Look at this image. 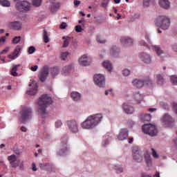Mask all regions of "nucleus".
<instances>
[{"label":"nucleus","mask_w":177,"mask_h":177,"mask_svg":"<svg viewBox=\"0 0 177 177\" xmlns=\"http://www.w3.org/2000/svg\"><path fill=\"white\" fill-rule=\"evenodd\" d=\"M37 104L39 105L38 113L39 115L45 118L48 115V112L46 111L48 106L52 104V97L48 94H44L39 98Z\"/></svg>","instance_id":"1"},{"label":"nucleus","mask_w":177,"mask_h":177,"mask_svg":"<svg viewBox=\"0 0 177 177\" xmlns=\"http://www.w3.org/2000/svg\"><path fill=\"white\" fill-rule=\"evenodd\" d=\"M102 118L103 115L100 113L90 115L82 123V128L83 129H92L102 121Z\"/></svg>","instance_id":"2"},{"label":"nucleus","mask_w":177,"mask_h":177,"mask_svg":"<svg viewBox=\"0 0 177 177\" xmlns=\"http://www.w3.org/2000/svg\"><path fill=\"white\" fill-rule=\"evenodd\" d=\"M145 39H147V41L148 42V44L145 42V41H140V45L141 46H146L147 48H149V46H152L155 52L156 53L157 55L160 56V59L162 61L165 60V59H167V53H163L160 46H153L151 44V41L150 40V38L149 37V34L147 32L145 33Z\"/></svg>","instance_id":"3"},{"label":"nucleus","mask_w":177,"mask_h":177,"mask_svg":"<svg viewBox=\"0 0 177 177\" xmlns=\"http://www.w3.org/2000/svg\"><path fill=\"white\" fill-rule=\"evenodd\" d=\"M156 26L160 27L162 30H168L171 26V20L166 16H159L156 19Z\"/></svg>","instance_id":"4"},{"label":"nucleus","mask_w":177,"mask_h":177,"mask_svg":"<svg viewBox=\"0 0 177 177\" xmlns=\"http://www.w3.org/2000/svg\"><path fill=\"white\" fill-rule=\"evenodd\" d=\"M20 120L23 124H26L28 120H31L32 110L30 107L25 106L20 111Z\"/></svg>","instance_id":"5"},{"label":"nucleus","mask_w":177,"mask_h":177,"mask_svg":"<svg viewBox=\"0 0 177 177\" xmlns=\"http://www.w3.org/2000/svg\"><path fill=\"white\" fill-rule=\"evenodd\" d=\"M142 131L149 136H156L158 133L157 127L151 124H147L142 126Z\"/></svg>","instance_id":"6"},{"label":"nucleus","mask_w":177,"mask_h":177,"mask_svg":"<svg viewBox=\"0 0 177 177\" xmlns=\"http://www.w3.org/2000/svg\"><path fill=\"white\" fill-rule=\"evenodd\" d=\"M132 156L133 160H134L136 162H142V161H143V155L142 154V151H140L139 147H133Z\"/></svg>","instance_id":"7"},{"label":"nucleus","mask_w":177,"mask_h":177,"mask_svg":"<svg viewBox=\"0 0 177 177\" xmlns=\"http://www.w3.org/2000/svg\"><path fill=\"white\" fill-rule=\"evenodd\" d=\"M16 8L19 12H28L30 10V3L27 1H24L22 2H17L16 4Z\"/></svg>","instance_id":"8"},{"label":"nucleus","mask_w":177,"mask_h":177,"mask_svg":"<svg viewBox=\"0 0 177 177\" xmlns=\"http://www.w3.org/2000/svg\"><path fill=\"white\" fill-rule=\"evenodd\" d=\"M94 82L95 85H97L100 88H103L106 85V79L102 74L94 75Z\"/></svg>","instance_id":"9"},{"label":"nucleus","mask_w":177,"mask_h":177,"mask_svg":"<svg viewBox=\"0 0 177 177\" xmlns=\"http://www.w3.org/2000/svg\"><path fill=\"white\" fill-rule=\"evenodd\" d=\"M49 75V66H44L39 73V79L41 82H44Z\"/></svg>","instance_id":"10"},{"label":"nucleus","mask_w":177,"mask_h":177,"mask_svg":"<svg viewBox=\"0 0 177 177\" xmlns=\"http://www.w3.org/2000/svg\"><path fill=\"white\" fill-rule=\"evenodd\" d=\"M66 125L72 133H77V132H78V123H77V121L74 120H68Z\"/></svg>","instance_id":"11"},{"label":"nucleus","mask_w":177,"mask_h":177,"mask_svg":"<svg viewBox=\"0 0 177 177\" xmlns=\"http://www.w3.org/2000/svg\"><path fill=\"white\" fill-rule=\"evenodd\" d=\"M146 84L147 85H151V80L149 77L146 80H140L136 79L133 81V85L136 88H142V86Z\"/></svg>","instance_id":"12"},{"label":"nucleus","mask_w":177,"mask_h":177,"mask_svg":"<svg viewBox=\"0 0 177 177\" xmlns=\"http://www.w3.org/2000/svg\"><path fill=\"white\" fill-rule=\"evenodd\" d=\"M60 150L57 152V154L59 156H63L66 151V150H68L67 148V137L65 136L61 139V143H60Z\"/></svg>","instance_id":"13"},{"label":"nucleus","mask_w":177,"mask_h":177,"mask_svg":"<svg viewBox=\"0 0 177 177\" xmlns=\"http://www.w3.org/2000/svg\"><path fill=\"white\" fill-rule=\"evenodd\" d=\"M8 161L12 168H17L19 164H20V160H17V156L16 155H11L8 157Z\"/></svg>","instance_id":"14"},{"label":"nucleus","mask_w":177,"mask_h":177,"mask_svg":"<svg viewBox=\"0 0 177 177\" xmlns=\"http://www.w3.org/2000/svg\"><path fill=\"white\" fill-rule=\"evenodd\" d=\"M174 122L175 120H174V118H172V117L167 113H165L162 118V122L164 124V125H169V124Z\"/></svg>","instance_id":"15"},{"label":"nucleus","mask_w":177,"mask_h":177,"mask_svg":"<svg viewBox=\"0 0 177 177\" xmlns=\"http://www.w3.org/2000/svg\"><path fill=\"white\" fill-rule=\"evenodd\" d=\"M140 59L146 64H149V63H151V57H150V55L146 53H142L140 55Z\"/></svg>","instance_id":"16"},{"label":"nucleus","mask_w":177,"mask_h":177,"mask_svg":"<svg viewBox=\"0 0 177 177\" xmlns=\"http://www.w3.org/2000/svg\"><path fill=\"white\" fill-rule=\"evenodd\" d=\"M29 86H33V88L27 91L28 95H30L31 96L37 95L38 92V84L37 83L29 84Z\"/></svg>","instance_id":"17"},{"label":"nucleus","mask_w":177,"mask_h":177,"mask_svg":"<svg viewBox=\"0 0 177 177\" xmlns=\"http://www.w3.org/2000/svg\"><path fill=\"white\" fill-rule=\"evenodd\" d=\"M21 51V46H17L14 52L12 54H10L8 55V58L11 59L12 60H15V59H17V57L19 56V53Z\"/></svg>","instance_id":"18"},{"label":"nucleus","mask_w":177,"mask_h":177,"mask_svg":"<svg viewBox=\"0 0 177 177\" xmlns=\"http://www.w3.org/2000/svg\"><path fill=\"white\" fill-rule=\"evenodd\" d=\"M21 51V46H17L14 52L12 54H10L8 55V58L11 59L12 60H15V59H17V57L19 56V53Z\"/></svg>","instance_id":"19"},{"label":"nucleus","mask_w":177,"mask_h":177,"mask_svg":"<svg viewBox=\"0 0 177 177\" xmlns=\"http://www.w3.org/2000/svg\"><path fill=\"white\" fill-rule=\"evenodd\" d=\"M21 51V46H17L14 52L12 54H10L8 55V58L11 59L12 60H15V59H17V57L19 56V53Z\"/></svg>","instance_id":"20"},{"label":"nucleus","mask_w":177,"mask_h":177,"mask_svg":"<svg viewBox=\"0 0 177 177\" xmlns=\"http://www.w3.org/2000/svg\"><path fill=\"white\" fill-rule=\"evenodd\" d=\"M128 138V129H121L118 136V139L119 140H125Z\"/></svg>","instance_id":"21"},{"label":"nucleus","mask_w":177,"mask_h":177,"mask_svg":"<svg viewBox=\"0 0 177 177\" xmlns=\"http://www.w3.org/2000/svg\"><path fill=\"white\" fill-rule=\"evenodd\" d=\"M8 26L12 30H21V24L19 21L10 22Z\"/></svg>","instance_id":"22"},{"label":"nucleus","mask_w":177,"mask_h":177,"mask_svg":"<svg viewBox=\"0 0 177 177\" xmlns=\"http://www.w3.org/2000/svg\"><path fill=\"white\" fill-rule=\"evenodd\" d=\"M123 110L124 113H126V114H133V112L135 111V109H133V107L130 106L127 103H124L123 104Z\"/></svg>","instance_id":"23"},{"label":"nucleus","mask_w":177,"mask_h":177,"mask_svg":"<svg viewBox=\"0 0 177 177\" xmlns=\"http://www.w3.org/2000/svg\"><path fill=\"white\" fill-rule=\"evenodd\" d=\"M55 0H49L50 2H51V7L50 10L53 13H55V12H57L60 8V3H55L53 2Z\"/></svg>","instance_id":"24"},{"label":"nucleus","mask_w":177,"mask_h":177,"mask_svg":"<svg viewBox=\"0 0 177 177\" xmlns=\"http://www.w3.org/2000/svg\"><path fill=\"white\" fill-rule=\"evenodd\" d=\"M120 42L121 44H123V45H132V44H133V39L129 37H121Z\"/></svg>","instance_id":"25"},{"label":"nucleus","mask_w":177,"mask_h":177,"mask_svg":"<svg viewBox=\"0 0 177 177\" xmlns=\"http://www.w3.org/2000/svg\"><path fill=\"white\" fill-rule=\"evenodd\" d=\"M79 63L80 66H89V62H88V56L86 55L82 56L79 59Z\"/></svg>","instance_id":"26"},{"label":"nucleus","mask_w":177,"mask_h":177,"mask_svg":"<svg viewBox=\"0 0 177 177\" xmlns=\"http://www.w3.org/2000/svg\"><path fill=\"white\" fill-rule=\"evenodd\" d=\"M159 5L161 8H163V9H169L171 3H169L168 0H160Z\"/></svg>","instance_id":"27"},{"label":"nucleus","mask_w":177,"mask_h":177,"mask_svg":"<svg viewBox=\"0 0 177 177\" xmlns=\"http://www.w3.org/2000/svg\"><path fill=\"white\" fill-rule=\"evenodd\" d=\"M102 66H103V67H104V68L108 70V71H109V73H111V70H113V65L111 64V62H109V61H104L102 63Z\"/></svg>","instance_id":"28"},{"label":"nucleus","mask_w":177,"mask_h":177,"mask_svg":"<svg viewBox=\"0 0 177 177\" xmlns=\"http://www.w3.org/2000/svg\"><path fill=\"white\" fill-rule=\"evenodd\" d=\"M71 96L75 102H77V100H81V94L77 91L72 92Z\"/></svg>","instance_id":"29"},{"label":"nucleus","mask_w":177,"mask_h":177,"mask_svg":"<svg viewBox=\"0 0 177 177\" xmlns=\"http://www.w3.org/2000/svg\"><path fill=\"white\" fill-rule=\"evenodd\" d=\"M140 119L142 121L144 122L151 121V115L149 113H145V114H141L140 115Z\"/></svg>","instance_id":"30"},{"label":"nucleus","mask_w":177,"mask_h":177,"mask_svg":"<svg viewBox=\"0 0 177 177\" xmlns=\"http://www.w3.org/2000/svg\"><path fill=\"white\" fill-rule=\"evenodd\" d=\"M62 39H64L62 48H67L70 44V41H71V37L64 36L62 37Z\"/></svg>","instance_id":"31"},{"label":"nucleus","mask_w":177,"mask_h":177,"mask_svg":"<svg viewBox=\"0 0 177 177\" xmlns=\"http://www.w3.org/2000/svg\"><path fill=\"white\" fill-rule=\"evenodd\" d=\"M18 67H21V64H17V65H13L12 68L11 69V75H13V77H17V68Z\"/></svg>","instance_id":"32"},{"label":"nucleus","mask_w":177,"mask_h":177,"mask_svg":"<svg viewBox=\"0 0 177 177\" xmlns=\"http://www.w3.org/2000/svg\"><path fill=\"white\" fill-rule=\"evenodd\" d=\"M145 160L147 167H149V165L151 164V156H150V153H149V152L145 153Z\"/></svg>","instance_id":"33"},{"label":"nucleus","mask_w":177,"mask_h":177,"mask_svg":"<svg viewBox=\"0 0 177 177\" xmlns=\"http://www.w3.org/2000/svg\"><path fill=\"white\" fill-rule=\"evenodd\" d=\"M110 52L112 56L117 57V56H118V53H120V49H118L116 46H114L111 49Z\"/></svg>","instance_id":"34"},{"label":"nucleus","mask_w":177,"mask_h":177,"mask_svg":"<svg viewBox=\"0 0 177 177\" xmlns=\"http://www.w3.org/2000/svg\"><path fill=\"white\" fill-rule=\"evenodd\" d=\"M39 167L41 168V169H46L47 171H49V169H50V168H52V165L49 164V163H41L39 164Z\"/></svg>","instance_id":"35"},{"label":"nucleus","mask_w":177,"mask_h":177,"mask_svg":"<svg viewBox=\"0 0 177 177\" xmlns=\"http://www.w3.org/2000/svg\"><path fill=\"white\" fill-rule=\"evenodd\" d=\"M133 96L134 99L136 100V102H138V103H140V100H143V95L139 93V92L136 93Z\"/></svg>","instance_id":"36"},{"label":"nucleus","mask_w":177,"mask_h":177,"mask_svg":"<svg viewBox=\"0 0 177 177\" xmlns=\"http://www.w3.org/2000/svg\"><path fill=\"white\" fill-rule=\"evenodd\" d=\"M43 39L45 44H48V42H49V36L48 35V32L46 31V30H44Z\"/></svg>","instance_id":"37"},{"label":"nucleus","mask_w":177,"mask_h":177,"mask_svg":"<svg viewBox=\"0 0 177 177\" xmlns=\"http://www.w3.org/2000/svg\"><path fill=\"white\" fill-rule=\"evenodd\" d=\"M156 78H157V82L159 85H162L165 82V80H164V77H162L161 75H157Z\"/></svg>","instance_id":"38"},{"label":"nucleus","mask_w":177,"mask_h":177,"mask_svg":"<svg viewBox=\"0 0 177 177\" xmlns=\"http://www.w3.org/2000/svg\"><path fill=\"white\" fill-rule=\"evenodd\" d=\"M0 5L9 8V6H10V1L8 0H0Z\"/></svg>","instance_id":"39"},{"label":"nucleus","mask_w":177,"mask_h":177,"mask_svg":"<svg viewBox=\"0 0 177 177\" xmlns=\"http://www.w3.org/2000/svg\"><path fill=\"white\" fill-rule=\"evenodd\" d=\"M51 74L53 77H56L57 74H59V68H51Z\"/></svg>","instance_id":"40"},{"label":"nucleus","mask_w":177,"mask_h":177,"mask_svg":"<svg viewBox=\"0 0 177 177\" xmlns=\"http://www.w3.org/2000/svg\"><path fill=\"white\" fill-rule=\"evenodd\" d=\"M42 3V0H32V6H41V4Z\"/></svg>","instance_id":"41"},{"label":"nucleus","mask_w":177,"mask_h":177,"mask_svg":"<svg viewBox=\"0 0 177 177\" xmlns=\"http://www.w3.org/2000/svg\"><path fill=\"white\" fill-rule=\"evenodd\" d=\"M170 80H171V84H173V85H177L176 75H171L170 77Z\"/></svg>","instance_id":"42"},{"label":"nucleus","mask_w":177,"mask_h":177,"mask_svg":"<svg viewBox=\"0 0 177 177\" xmlns=\"http://www.w3.org/2000/svg\"><path fill=\"white\" fill-rule=\"evenodd\" d=\"M71 70V66H64L62 68V74L63 75H64V74H66V73H68L69 71Z\"/></svg>","instance_id":"43"},{"label":"nucleus","mask_w":177,"mask_h":177,"mask_svg":"<svg viewBox=\"0 0 177 177\" xmlns=\"http://www.w3.org/2000/svg\"><path fill=\"white\" fill-rule=\"evenodd\" d=\"M109 2H110V0H103L102 3H101L102 8H104V9H107V6L109 5Z\"/></svg>","instance_id":"44"},{"label":"nucleus","mask_w":177,"mask_h":177,"mask_svg":"<svg viewBox=\"0 0 177 177\" xmlns=\"http://www.w3.org/2000/svg\"><path fill=\"white\" fill-rule=\"evenodd\" d=\"M96 39H97V41L99 43V44H105L106 43V40L104 39H102L101 37V36H97L96 37Z\"/></svg>","instance_id":"45"},{"label":"nucleus","mask_w":177,"mask_h":177,"mask_svg":"<svg viewBox=\"0 0 177 177\" xmlns=\"http://www.w3.org/2000/svg\"><path fill=\"white\" fill-rule=\"evenodd\" d=\"M21 40V37L18 36V37H15L12 39V42H13V44H19V42H20Z\"/></svg>","instance_id":"46"},{"label":"nucleus","mask_w":177,"mask_h":177,"mask_svg":"<svg viewBox=\"0 0 177 177\" xmlns=\"http://www.w3.org/2000/svg\"><path fill=\"white\" fill-rule=\"evenodd\" d=\"M34 52H35V47L34 46H30L28 48V53L29 55H32V53H34Z\"/></svg>","instance_id":"47"},{"label":"nucleus","mask_w":177,"mask_h":177,"mask_svg":"<svg viewBox=\"0 0 177 177\" xmlns=\"http://www.w3.org/2000/svg\"><path fill=\"white\" fill-rule=\"evenodd\" d=\"M151 151L153 158H158V153H157V151L153 148L151 149Z\"/></svg>","instance_id":"48"},{"label":"nucleus","mask_w":177,"mask_h":177,"mask_svg":"<svg viewBox=\"0 0 177 177\" xmlns=\"http://www.w3.org/2000/svg\"><path fill=\"white\" fill-rule=\"evenodd\" d=\"M67 56H68V52H64L61 54V59L62 60H66Z\"/></svg>","instance_id":"49"},{"label":"nucleus","mask_w":177,"mask_h":177,"mask_svg":"<svg viewBox=\"0 0 177 177\" xmlns=\"http://www.w3.org/2000/svg\"><path fill=\"white\" fill-rule=\"evenodd\" d=\"M122 74L124 75V77H128V75L131 74V71L129 69H124L122 71Z\"/></svg>","instance_id":"50"},{"label":"nucleus","mask_w":177,"mask_h":177,"mask_svg":"<svg viewBox=\"0 0 177 177\" xmlns=\"http://www.w3.org/2000/svg\"><path fill=\"white\" fill-rule=\"evenodd\" d=\"M115 169L117 174H121V172H122V167H121V166H115Z\"/></svg>","instance_id":"51"},{"label":"nucleus","mask_w":177,"mask_h":177,"mask_svg":"<svg viewBox=\"0 0 177 177\" xmlns=\"http://www.w3.org/2000/svg\"><path fill=\"white\" fill-rule=\"evenodd\" d=\"M62 125H63L62 120H57V122H55V128H60Z\"/></svg>","instance_id":"52"},{"label":"nucleus","mask_w":177,"mask_h":177,"mask_svg":"<svg viewBox=\"0 0 177 177\" xmlns=\"http://www.w3.org/2000/svg\"><path fill=\"white\" fill-rule=\"evenodd\" d=\"M67 27V24L66 22H62L60 26H59V28L61 30H65V28Z\"/></svg>","instance_id":"53"},{"label":"nucleus","mask_w":177,"mask_h":177,"mask_svg":"<svg viewBox=\"0 0 177 177\" xmlns=\"http://www.w3.org/2000/svg\"><path fill=\"white\" fill-rule=\"evenodd\" d=\"M75 31L76 32H81L82 31V28L81 27V26L80 25L76 26Z\"/></svg>","instance_id":"54"},{"label":"nucleus","mask_w":177,"mask_h":177,"mask_svg":"<svg viewBox=\"0 0 177 177\" xmlns=\"http://www.w3.org/2000/svg\"><path fill=\"white\" fill-rule=\"evenodd\" d=\"M143 5H144V6H145L146 8H149V5H150L149 0H144V1H143Z\"/></svg>","instance_id":"55"},{"label":"nucleus","mask_w":177,"mask_h":177,"mask_svg":"<svg viewBox=\"0 0 177 177\" xmlns=\"http://www.w3.org/2000/svg\"><path fill=\"white\" fill-rule=\"evenodd\" d=\"M73 3L76 8H78L81 3V1L78 0H74Z\"/></svg>","instance_id":"56"},{"label":"nucleus","mask_w":177,"mask_h":177,"mask_svg":"<svg viewBox=\"0 0 177 177\" xmlns=\"http://www.w3.org/2000/svg\"><path fill=\"white\" fill-rule=\"evenodd\" d=\"M30 70L31 71H37L38 70V65L31 66Z\"/></svg>","instance_id":"57"},{"label":"nucleus","mask_w":177,"mask_h":177,"mask_svg":"<svg viewBox=\"0 0 177 177\" xmlns=\"http://www.w3.org/2000/svg\"><path fill=\"white\" fill-rule=\"evenodd\" d=\"M8 52H9V47H6L4 50H3L1 51V55H3V54H5V53H6Z\"/></svg>","instance_id":"58"},{"label":"nucleus","mask_w":177,"mask_h":177,"mask_svg":"<svg viewBox=\"0 0 177 177\" xmlns=\"http://www.w3.org/2000/svg\"><path fill=\"white\" fill-rule=\"evenodd\" d=\"M6 41V37L3 36L0 38V44H3Z\"/></svg>","instance_id":"59"},{"label":"nucleus","mask_w":177,"mask_h":177,"mask_svg":"<svg viewBox=\"0 0 177 177\" xmlns=\"http://www.w3.org/2000/svg\"><path fill=\"white\" fill-rule=\"evenodd\" d=\"M32 171H37V166L35 165V163H32Z\"/></svg>","instance_id":"60"},{"label":"nucleus","mask_w":177,"mask_h":177,"mask_svg":"<svg viewBox=\"0 0 177 177\" xmlns=\"http://www.w3.org/2000/svg\"><path fill=\"white\" fill-rule=\"evenodd\" d=\"M171 48H172V50H173L174 52H176V53H177V44H174V45L171 46Z\"/></svg>","instance_id":"61"},{"label":"nucleus","mask_w":177,"mask_h":177,"mask_svg":"<svg viewBox=\"0 0 177 177\" xmlns=\"http://www.w3.org/2000/svg\"><path fill=\"white\" fill-rule=\"evenodd\" d=\"M148 111H151V113H153V111H157V109H156V108H149L148 109Z\"/></svg>","instance_id":"62"},{"label":"nucleus","mask_w":177,"mask_h":177,"mask_svg":"<svg viewBox=\"0 0 177 177\" xmlns=\"http://www.w3.org/2000/svg\"><path fill=\"white\" fill-rule=\"evenodd\" d=\"M112 91H113L112 89L105 91V95L107 96V95H109V92H110V93H111Z\"/></svg>","instance_id":"63"},{"label":"nucleus","mask_w":177,"mask_h":177,"mask_svg":"<svg viewBox=\"0 0 177 177\" xmlns=\"http://www.w3.org/2000/svg\"><path fill=\"white\" fill-rule=\"evenodd\" d=\"M142 177H151V176H149L147 174H142Z\"/></svg>","instance_id":"64"}]
</instances>
